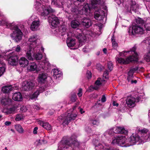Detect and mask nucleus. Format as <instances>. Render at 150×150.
Segmentation results:
<instances>
[{
    "label": "nucleus",
    "mask_w": 150,
    "mask_h": 150,
    "mask_svg": "<svg viewBox=\"0 0 150 150\" xmlns=\"http://www.w3.org/2000/svg\"><path fill=\"white\" fill-rule=\"evenodd\" d=\"M13 99L17 101H21L23 99L22 96L20 92H16L13 95Z\"/></svg>",
    "instance_id": "nucleus-23"
},
{
    "label": "nucleus",
    "mask_w": 150,
    "mask_h": 150,
    "mask_svg": "<svg viewBox=\"0 0 150 150\" xmlns=\"http://www.w3.org/2000/svg\"><path fill=\"white\" fill-rule=\"evenodd\" d=\"M79 22L76 20L73 21L71 23V27L74 28H76L79 26Z\"/></svg>",
    "instance_id": "nucleus-36"
},
{
    "label": "nucleus",
    "mask_w": 150,
    "mask_h": 150,
    "mask_svg": "<svg viewBox=\"0 0 150 150\" xmlns=\"http://www.w3.org/2000/svg\"><path fill=\"white\" fill-rule=\"evenodd\" d=\"M15 111V108H11L9 109L7 111V114H10L12 113Z\"/></svg>",
    "instance_id": "nucleus-46"
},
{
    "label": "nucleus",
    "mask_w": 150,
    "mask_h": 150,
    "mask_svg": "<svg viewBox=\"0 0 150 150\" xmlns=\"http://www.w3.org/2000/svg\"><path fill=\"white\" fill-rule=\"evenodd\" d=\"M21 50V48L20 46L18 45L15 48V50L16 52H19Z\"/></svg>",
    "instance_id": "nucleus-55"
},
{
    "label": "nucleus",
    "mask_w": 150,
    "mask_h": 150,
    "mask_svg": "<svg viewBox=\"0 0 150 150\" xmlns=\"http://www.w3.org/2000/svg\"><path fill=\"white\" fill-rule=\"evenodd\" d=\"M144 26L146 30H150V23H145Z\"/></svg>",
    "instance_id": "nucleus-45"
},
{
    "label": "nucleus",
    "mask_w": 150,
    "mask_h": 150,
    "mask_svg": "<svg viewBox=\"0 0 150 150\" xmlns=\"http://www.w3.org/2000/svg\"><path fill=\"white\" fill-rule=\"evenodd\" d=\"M33 108L36 109L37 110H38L40 109V108L39 105H33Z\"/></svg>",
    "instance_id": "nucleus-54"
},
{
    "label": "nucleus",
    "mask_w": 150,
    "mask_h": 150,
    "mask_svg": "<svg viewBox=\"0 0 150 150\" xmlns=\"http://www.w3.org/2000/svg\"><path fill=\"white\" fill-rule=\"evenodd\" d=\"M37 36L36 35L31 36L28 39V41L31 42L27 50L32 49V48L35 47L41 48L42 51L44 50V48L42 47L40 45L38 44V42H39Z\"/></svg>",
    "instance_id": "nucleus-6"
},
{
    "label": "nucleus",
    "mask_w": 150,
    "mask_h": 150,
    "mask_svg": "<svg viewBox=\"0 0 150 150\" xmlns=\"http://www.w3.org/2000/svg\"><path fill=\"white\" fill-rule=\"evenodd\" d=\"M15 128L16 130L19 133H22L23 132V129L22 127L19 125H15Z\"/></svg>",
    "instance_id": "nucleus-37"
},
{
    "label": "nucleus",
    "mask_w": 150,
    "mask_h": 150,
    "mask_svg": "<svg viewBox=\"0 0 150 150\" xmlns=\"http://www.w3.org/2000/svg\"><path fill=\"white\" fill-rule=\"evenodd\" d=\"M29 69L30 71H34L35 70H38L37 69V65L36 64L34 63H33L31 64L30 66Z\"/></svg>",
    "instance_id": "nucleus-39"
},
{
    "label": "nucleus",
    "mask_w": 150,
    "mask_h": 150,
    "mask_svg": "<svg viewBox=\"0 0 150 150\" xmlns=\"http://www.w3.org/2000/svg\"><path fill=\"white\" fill-rule=\"evenodd\" d=\"M11 29L13 30V33L11 34V37L13 38L16 42L19 41L21 40L23 36V33L21 30L16 25L11 26Z\"/></svg>",
    "instance_id": "nucleus-5"
},
{
    "label": "nucleus",
    "mask_w": 150,
    "mask_h": 150,
    "mask_svg": "<svg viewBox=\"0 0 150 150\" xmlns=\"http://www.w3.org/2000/svg\"><path fill=\"white\" fill-rule=\"evenodd\" d=\"M148 132V130L145 128L140 130V133H141V134L142 135V136L141 137H140L137 135L139 137V141L140 139L142 140L143 141L144 140H147L149 137V136H146V135L147 133ZM135 135H137V134H134V136Z\"/></svg>",
    "instance_id": "nucleus-17"
},
{
    "label": "nucleus",
    "mask_w": 150,
    "mask_h": 150,
    "mask_svg": "<svg viewBox=\"0 0 150 150\" xmlns=\"http://www.w3.org/2000/svg\"><path fill=\"white\" fill-rule=\"evenodd\" d=\"M101 82V78H98L95 82L96 86L93 87V88L95 90L97 89L98 88V86L102 84Z\"/></svg>",
    "instance_id": "nucleus-40"
},
{
    "label": "nucleus",
    "mask_w": 150,
    "mask_h": 150,
    "mask_svg": "<svg viewBox=\"0 0 150 150\" xmlns=\"http://www.w3.org/2000/svg\"><path fill=\"white\" fill-rule=\"evenodd\" d=\"M52 4L57 7H60L62 4L60 0H52Z\"/></svg>",
    "instance_id": "nucleus-33"
},
{
    "label": "nucleus",
    "mask_w": 150,
    "mask_h": 150,
    "mask_svg": "<svg viewBox=\"0 0 150 150\" xmlns=\"http://www.w3.org/2000/svg\"><path fill=\"white\" fill-rule=\"evenodd\" d=\"M139 137L137 135H134L133 134L128 139H126L125 136H119L116 137L112 139V143L118 144L122 147H128L135 144L139 141Z\"/></svg>",
    "instance_id": "nucleus-1"
},
{
    "label": "nucleus",
    "mask_w": 150,
    "mask_h": 150,
    "mask_svg": "<svg viewBox=\"0 0 150 150\" xmlns=\"http://www.w3.org/2000/svg\"><path fill=\"white\" fill-rule=\"evenodd\" d=\"M1 24H5L6 25H7V26H8V25H11V24H9L6 21L4 23V21H1ZM1 24V23H0V24Z\"/></svg>",
    "instance_id": "nucleus-58"
},
{
    "label": "nucleus",
    "mask_w": 150,
    "mask_h": 150,
    "mask_svg": "<svg viewBox=\"0 0 150 150\" xmlns=\"http://www.w3.org/2000/svg\"><path fill=\"white\" fill-rule=\"evenodd\" d=\"M101 0H92V2L94 4H97L98 1H100Z\"/></svg>",
    "instance_id": "nucleus-61"
},
{
    "label": "nucleus",
    "mask_w": 150,
    "mask_h": 150,
    "mask_svg": "<svg viewBox=\"0 0 150 150\" xmlns=\"http://www.w3.org/2000/svg\"><path fill=\"white\" fill-rule=\"evenodd\" d=\"M21 110L23 112H25L27 111V109L26 106H23L21 108Z\"/></svg>",
    "instance_id": "nucleus-53"
},
{
    "label": "nucleus",
    "mask_w": 150,
    "mask_h": 150,
    "mask_svg": "<svg viewBox=\"0 0 150 150\" xmlns=\"http://www.w3.org/2000/svg\"><path fill=\"white\" fill-rule=\"evenodd\" d=\"M97 66L99 67V69H99L100 70H101L102 69L103 67L100 64H98Z\"/></svg>",
    "instance_id": "nucleus-64"
},
{
    "label": "nucleus",
    "mask_w": 150,
    "mask_h": 150,
    "mask_svg": "<svg viewBox=\"0 0 150 150\" xmlns=\"http://www.w3.org/2000/svg\"><path fill=\"white\" fill-rule=\"evenodd\" d=\"M19 62L20 65L23 67H25L27 66L29 63L28 60L26 58L23 57L20 58Z\"/></svg>",
    "instance_id": "nucleus-24"
},
{
    "label": "nucleus",
    "mask_w": 150,
    "mask_h": 150,
    "mask_svg": "<svg viewBox=\"0 0 150 150\" xmlns=\"http://www.w3.org/2000/svg\"><path fill=\"white\" fill-rule=\"evenodd\" d=\"M104 11L101 10L96 11L94 13V17L96 19L100 21L102 20L104 18L105 16Z\"/></svg>",
    "instance_id": "nucleus-14"
},
{
    "label": "nucleus",
    "mask_w": 150,
    "mask_h": 150,
    "mask_svg": "<svg viewBox=\"0 0 150 150\" xmlns=\"http://www.w3.org/2000/svg\"><path fill=\"white\" fill-rule=\"evenodd\" d=\"M108 69L111 71L113 69V66L112 62H109L108 63Z\"/></svg>",
    "instance_id": "nucleus-43"
},
{
    "label": "nucleus",
    "mask_w": 150,
    "mask_h": 150,
    "mask_svg": "<svg viewBox=\"0 0 150 150\" xmlns=\"http://www.w3.org/2000/svg\"><path fill=\"white\" fill-rule=\"evenodd\" d=\"M138 69V68L137 67L131 69L128 72V76H129V78L130 77H133V74L134 72L137 70Z\"/></svg>",
    "instance_id": "nucleus-35"
},
{
    "label": "nucleus",
    "mask_w": 150,
    "mask_h": 150,
    "mask_svg": "<svg viewBox=\"0 0 150 150\" xmlns=\"http://www.w3.org/2000/svg\"><path fill=\"white\" fill-rule=\"evenodd\" d=\"M108 74L109 73L107 70H105L104 73L103 77H105V79H108L109 77Z\"/></svg>",
    "instance_id": "nucleus-48"
},
{
    "label": "nucleus",
    "mask_w": 150,
    "mask_h": 150,
    "mask_svg": "<svg viewBox=\"0 0 150 150\" xmlns=\"http://www.w3.org/2000/svg\"><path fill=\"white\" fill-rule=\"evenodd\" d=\"M5 65L4 62L0 59V76L3 74L5 70Z\"/></svg>",
    "instance_id": "nucleus-31"
},
{
    "label": "nucleus",
    "mask_w": 150,
    "mask_h": 150,
    "mask_svg": "<svg viewBox=\"0 0 150 150\" xmlns=\"http://www.w3.org/2000/svg\"><path fill=\"white\" fill-rule=\"evenodd\" d=\"M144 30L142 27L139 26H134L130 28L129 31L130 35H134L136 34H142L144 32Z\"/></svg>",
    "instance_id": "nucleus-11"
},
{
    "label": "nucleus",
    "mask_w": 150,
    "mask_h": 150,
    "mask_svg": "<svg viewBox=\"0 0 150 150\" xmlns=\"http://www.w3.org/2000/svg\"><path fill=\"white\" fill-rule=\"evenodd\" d=\"M66 29L65 25H62L59 28V34H61L62 35H64L66 32Z\"/></svg>",
    "instance_id": "nucleus-34"
},
{
    "label": "nucleus",
    "mask_w": 150,
    "mask_h": 150,
    "mask_svg": "<svg viewBox=\"0 0 150 150\" xmlns=\"http://www.w3.org/2000/svg\"><path fill=\"white\" fill-rule=\"evenodd\" d=\"M11 123V122L9 121H6L5 122V124L6 125H9Z\"/></svg>",
    "instance_id": "nucleus-62"
},
{
    "label": "nucleus",
    "mask_w": 150,
    "mask_h": 150,
    "mask_svg": "<svg viewBox=\"0 0 150 150\" xmlns=\"http://www.w3.org/2000/svg\"><path fill=\"white\" fill-rule=\"evenodd\" d=\"M89 5L87 3H84L79 8L80 14H81L86 15L88 11H89Z\"/></svg>",
    "instance_id": "nucleus-15"
},
{
    "label": "nucleus",
    "mask_w": 150,
    "mask_h": 150,
    "mask_svg": "<svg viewBox=\"0 0 150 150\" xmlns=\"http://www.w3.org/2000/svg\"><path fill=\"white\" fill-rule=\"evenodd\" d=\"M79 143L76 139H73L71 138L69 141H66L63 145L64 148L67 149L70 146L71 148L78 147L79 145Z\"/></svg>",
    "instance_id": "nucleus-8"
},
{
    "label": "nucleus",
    "mask_w": 150,
    "mask_h": 150,
    "mask_svg": "<svg viewBox=\"0 0 150 150\" xmlns=\"http://www.w3.org/2000/svg\"><path fill=\"white\" fill-rule=\"evenodd\" d=\"M24 116L21 114H18L16 115L15 119L16 121H19L24 119Z\"/></svg>",
    "instance_id": "nucleus-41"
},
{
    "label": "nucleus",
    "mask_w": 150,
    "mask_h": 150,
    "mask_svg": "<svg viewBox=\"0 0 150 150\" xmlns=\"http://www.w3.org/2000/svg\"><path fill=\"white\" fill-rule=\"evenodd\" d=\"M112 46L114 47H115L117 46V44L116 43V42L114 40L112 39Z\"/></svg>",
    "instance_id": "nucleus-52"
},
{
    "label": "nucleus",
    "mask_w": 150,
    "mask_h": 150,
    "mask_svg": "<svg viewBox=\"0 0 150 150\" xmlns=\"http://www.w3.org/2000/svg\"><path fill=\"white\" fill-rule=\"evenodd\" d=\"M12 90V87L11 86H5L2 88V92L4 93H8Z\"/></svg>",
    "instance_id": "nucleus-29"
},
{
    "label": "nucleus",
    "mask_w": 150,
    "mask_h": 150,
    "mask_svg": "<svg viewBox=\"0 0 150 150\" xmlns=\"http://www.w3.org/2000/svg\"><path fill=\"white\" fill-rule=\"evenodd\" d=\"M98 25V26L99 27V29H100L102 27V26L103 25V24H102L101 23H100L99 24H98V25Z\"/></svg>",
    "instance_id": "nucleus-63"
},
{
    "label": "nucleus",
    "mask_w": 150,
    "mask_h": 150,
    "mask_svg": "<svg viewBox=\"0 0 150 150\" xmlns=\"http://www.w3.org/2000/svg\"><path fill=\"white\" fill-rule=\"evenodd\" d=\"M41 51H42L41 47H35L32 48V49L26 50V56L29 60L33 61L34 59L37 60H40L42 57V55L41 53Z\"/></svg>",
    "instance_id": "nucleus-3"
},
{
    "label": "nucleus",
    "mask_w": 150,
    "mask_h": 150,
    "mask_svg": "<svg viewBox=\"0 0 150 150\" xmlns=\"http://www.w3.org/2000/svg\"><path fill=\"white\" fill-rule=\"evenodd\" d=\"M39 0H36L34 5L36 9L38 11L40 14L42 16H46L50 13L53 12L54 10L52 9L50 6H45L41 4L39 2Z\"/></svg>",
    "instance_id": "nucleus-4"
},
{
    "label": "nucleus",
    "mask_w": 150,
    "mask_h": 150,
    "mask_svg": "<svg viewBox=\"0 0 150 150\" xmlns=\"http://www.w3.org/2000/svg\"><path fill=\"white\" fill-rule=\"evenodd\" d=\"M30 19L31 21H33L31 25L30 29L32 31L37 30L39 29L40 24V20L37 16L35 15L32 16Z\"/></svg>",
    "instance_id": "nucleus-7"
},
{
    "label": "nucleus",
    "mask_w": 150,
    "mask_h": 150,
    "mask_svg": "<svg viewBox=\"0 0 150 150\" xmlns=\"http://www.w3.org/2000/svg\"><path fill=\"white\" fill-rule=\"evenodd\" d=\"M38 129V128L37 127H35L34 128L33 131V133L34 134H37Z\"/></svg>",
    "instance_id": "nucleus-60"
},
{
    "label": "nucleus",
    "mask_w": 150,
    "mask_h": 150,
    "mask_svg": "<svg viewBox=\"0 0 150 150\" xmlns=\"http://www.w3.org/2000/svg\"><path fill=\"white\" fill-rule=\"evenodd\" d=\"M66 42L67 46L69 47L74 46L76 43L74 39L69 38H67Z\"/></svg>",
    "instance_id": "nucleus-28"
},
{
    "label": "nucleus",
    "mask_w": 150,
    "mask_h": 150,
    "mask_svg": "<svg viewBox=\"0 0 150 150\" xmlns=\"http://www.w3.org/2000/svg\"><path fill=\"white\" fill-rule=\"evenodd\" d=\"M112 129H111V130H109L107 131H106L105 133V134H109L110 135H111L112 134Z\"/></svg>",
    "instance_id": "nucleus-57"
},
{
    "label": "nucleus",
    "mask_w": 150,
    "mask_h": 150,
    "mask_svg": "<svg viewBox=\"0 0 150 150\" xmlns=\"http://www.w3.org/2000/svg\"><path fill=\"white\" fill-rule=\"evenodd\" d=\"M35 86V83L33 82L27 81H24L22 83V88L23 90L28 91L33 88Z\"/></svg>",
    "instance_id": "nucleus-12"
},
{
    "label": "nucleus",
    "mask_w": 150,
    "mask_h": 150,
    "mask_svg": "<svg viewBox=\"0 0 150 150\" xmlns=\"http://www.w3.org/2000/svg\"><path fill=\"white\" fill-rule=\"evenodd\" d=\"M77 116V115L75 114H72L68 113V114H65V116L64 115H62L61 118L62 120H64L63 123L66 125H68L72 120H74Z\"/></svg>",
    "instance_id": "nucleus-9"
},
{
    "label": "nucleus",
    "mask_w": 150,
    "mask_h": 150,
    "mask_svg": "<svg viewBox=\"0 0 150 150\" xmlns=\"http://www.w3.org/2000/svg\"><path fill=\"white\" fill-rule=\"evenodd\" d=\"M71 12L72 13H75L76 14H80V11L79 8H78V7L74 5H72L71 8H70Z\"/></svg>",
    "instance_id": "nucleus-30"
},
{
    "label": "nucleus",
    "mask_w": 150,
    "mask_h": 150,
    "mask_svg": "<svg viewBox=\"0 0 150 150\" xmlns=\"http://www.w3.org/2000/svg\"><path fill=\"white\" fill-rule=\"evenodd\" d=\"M82 24L85 27L87 28L91 25V20L87 18H84L81 22Z\"/></svg>",
    "instance_id": "nucleus-26"
},
{
    "label": "nucleus",
    "mask_w": 150,
    "mask_h": 150,
    "mask_svg": "<svg viewBox=\"0 0 150 150\" xmlns=\"http://www.w3.org/2000/svg\"><path fill=\"white\" fill-rule=\"evenodd\" d=\"M135 99L133 97H128L126 100V103L128 106L133 107L135 105Z\"/></svg>",
    "instance_id": "nucleus-19"
},
{
    "label": "nucleus",
    "mask_w": 150,
    "mask_h": 150,
    "mask_svg": "<svg viewBox=\"0 0 150 150\" xmlns=\"http://www.w3.org/2000/svg\"><path fill=\"white\" fill-rule=\"evenodd\" d=\"M135 50V48L134 47L130 51H123L120 53V55L122 57H124L127 55L128 53L131 52L132 55L127 58L125 60L122 58H117V57H116V59H117L119 63L122 64H127L132 61H136L138 57L137 54Z\"/></svg>",
    "instance_id": "nucleus-2"
},
{
    "label": "nucleus",
    "mask_w": 150,
    "mask_h": 150,
    "mask_svg": "<svg viewBox=\"0 0 150 150\" xmlns=\"http://www.w3.org/2000/svg\"><path fill=\"white\" fill-rule=\"evenodd\" d=\"M138 7V5L136 4L135 1H132L130 9L131 10L135 11Z\"/></svg>",
    "instance_id": "nucleus-38"
},
{
    "label": "nucleus",
    "mask_w": 150,
    "mask_h": 150,
    "mask_svg": "<svg viewBox=\"0 0 150 150\" xmlns=\"http://www.w3.org/2000/svg\"><path fill=\"white\" fill-rule=\"evenodd\" d=\"M76 38L79 41V46H81L86 42V37L84 34H79Z\"/></svg>",
    "instance_id": "nucleus-21"
},
{
    "label": "nucleus",
    "mask_w": 150,
    "mask_h": 150,
    "mask_svg": "<svg viewBox=\"0 0 150 150\" xmlns=\"http://www.w3.org/2000/svg\"><path fill=\"white\" fill-rule=\"evenodd\" d=\"M7 61L8 63L12 66L16 65L18 64V57L14 53L9 54L8 56Z\"/></svg>",
    "instance_id": "nucleus-10"
},
{
    "label": "nucleus",
    "mask_w": 150,
    "mask_h": 150,
    "mask_svg": "<svg viewBox=\"0 0 150 150\" xmlns=\"http://www.w3.org/2000/svg\"><path fill=\"white\" fill-rule=\"evenodd\" d=\"M115 133H121L126 134L127 133V131L124 127H116L113 128Z\"/></svg>",
    "instance_id": "nucleus-22"
},
{
    "label": "nucleus",
    "mask_w": 150,
    "mask_h": 150,
    "mask_svg": "<svg viewBox=\"0 0 150 150\" xmlns=\"http://www.w3.org/2000/svg\"><path fill=\"white\" fill-rule=\"evenodd\" d=\"M106 100V97L104 95L102 96V98L101 99V101L102 102H104Z\"/></svg>",
    "instance_id": "nucleus-56"
},
{
    "label": "nucleus",
    "mask_w": 150,
    "mask_h": 150,
    "mask_svg": "<svg viewBox=\"0 0 150 150\" xmlns=\"http://www.w3.org/2000/svg\"><path fill=\"white\" fill-rule=\"evenodd\" d=\"M40 124L41 126L47 130H50L51 129V126L47 122H40Z\"/></svg>",
    "instance_id": "nucleus-32"
},
{
    "label": "nucleus",
    "mask_w": 150,
    "mask_h": 150,
    "mask_svg": "<svg viewBox=\"0 0 150 150\" xmlns=\"http://www.w3.org/2000/svg\"><path fill=\"white\" fill-rule=\"evenodd\" d=\"M12 100L8 96L2 97L1 100V104L4 105H9L11 104Z\"/></svg>",
    "instance_id": "nucleus-20"
},
{
    "label": "nucleus",
    "mask_w": 150,
    "mask_h": 150,
    "mask_svg": "<svg viewBox=\"0 0 150 150\" xmlns=\"http://www.w3.org/2000/svg\"><path fill=\"white\" fill-rule=\"evenodd\" d=\"M76 95H74L72 96L71 97V100L73 102H74L76 99Z\"/></svg>",
    "instance_id": "nucleus-49"
},
{
    "label": "nucleus",
    "mask_w": 150,
    "mask_h": 150,
    "mask_svg": "<svg viewBox=\"0 0 150 150\" xmlns=\"http://www.w3.org/2000/svg\"><path fill=\"white\" fill-rule=\"evenodd\" d=\"M48 19L49 23L52 27H55L59 23V19L54 15H52Z\"/></svg>",
    "instance_id": "nucleus-13"
},
{
    "label": "nucleus",
    "mask_w": 150,
    "mask_h": 150,
    "mask_svg": "<svg viewBox=\"0 0 150 150\" xmlns=\"http://www.w3.org/2000/svg\"><path fill=\"white\" fill-rule=\"evenodd\" d=\"M145 60L148 62L150 61V52L148 53L144 57Z\"/></svg>",
    "instance_id": "nucleus-44"
},
{
    "label": "nucleus",
    "mask_w": 150,
    "mask_h": 150,
    "mask_svg": "<svg viewBox=\"0 0 150 150\" xmlns=\"http://www.w3.org/2000/svg\"><path fill=\"white\" fill-rule=\"evenodd\" d=\"M91 122L93 125H98L99 124V121L97 120H93L91 121Z\"/></svg>",
    "instance_id": "nucleus-47"
},
{
    "label": "nucleus",
    "mask_w": 150,
    "mask_h": 150,
    "mask_svg": "<svg viewBox=\"0 0 150 150\" xmlns=\"http://www.w3.org/2000/svg\"><path fill=\"white\" fill-rule=\"evenodd\" d=\"M78 96L79 97L82 96V89L81 88H80L78 91V93H77Z\"/></svg>",
    "instance_id": "nucleus-50"
},
{
    "label": "nucleus",
    "mask_w": 150,
    "mask_h": 150,
    "mask_svg": "<svg viewBox=\"0 0 150 150\" xmlns=\"http://www.w3.org/2000/svg\"><path fill=\"white\" fill-rule=\"evenodd\" d=\"M52 71L53 73V77L55 79H57L58 78L60 77L62 75L61 71L59 70L58 69H53Z\"/></svg>",
    "instance_id": "nucleus-27"
},
{
    "label": "nucleus",
    "mask_w": 150,
    "mask_h": 150,
    "mask_svg": "<svg viewBox=\"0 0 150 150\" xmlns=\"http://www.w3.org/2000/svg\"><path fill=\"white\" fill-rule=\"evenodd\" d=\"M87 76L88 79L90 78L91 77V73L90 71H88L87 72Z\"/></svg>",
    "instance_id": "nucleus-51"
},
{
    "label": "nucleus",
    "mask_w": 150,
    "mask_h": 150,
    "mask_svg": "<svg viewBox=\"0 0 150 150\" xmlns=\"http://www.w3.org/2000/svg\"><path fill=\"white\" fill-rule=\"evenodd\" d=\"M133 77H131L129 78V76H127V79L129 82L130 83L133 82Z\"/></svg>",
    "instance_id": "nucleus-59"
},
{
    "label": "nucleus",
    "mask_w": 150,
    "mask_h": 150,
    "mask_svg": "<svg viewBox=\"0 0 150 150\" xmlns=\"http://www.w3.org/2000/svg\"><path fill=\"white\" fill-rule=\"evenodd\" d=\"M48 77V75L46 73H42L39 74L38 78V81L40 83H45L47 81Z\"/></svg>",
    "instance_id": "nucleus-16"
},
{
    "label": "nucleus",
    "mask_w": 150,
    "mask_h": 150,
    "mask_svg": "<svg viewBox=\"0 0 150 150\" xmlns=\"http://www.w3.org/2000/svg\"><path fill=\"white\" fill-rule=\"evenodd\" d=\"M96 147H98L100 149H104L105 150H119L116 149L115 148H110L108 149L109 147L108 145L107 144H105L104 143H103L102 144L100 143L98 145H96Z\"/></svg>",
    "instance_id": "nucleus-18"
},
{
    "label": "nucleus",
    "mask_w": 150,
    "mask_h": 150,
    "mask_svg": "<svg viewBox=\"0 0 150 150\" xmlns=\"http://www.w3.org/2000/svg\"><path fill=\"white\" fill-rule=\"evenodd\" d=\"M44 91V88L43 87H40L39 90H37L30 97V99H35L37 98L39 95L40 93Z\"/></svg>",
    "instance_id": "nucleus-25"
},
{
    "label": "nucleus",
    "mask_w": 150,
    "mask_h": 150,
    "mask_svg": "<svg viewBox=\"0 0 150 150\" xmlns=\"http://www.w3.org/2000/svg\"><path fill=\"white\" fill-rule=\"evenodd\" d=\"M40 144H44L47 143V141L44 139H40L37 141Z\"/></svg>",
    "instance_id": "nucleus-42"
}]
</instances>
